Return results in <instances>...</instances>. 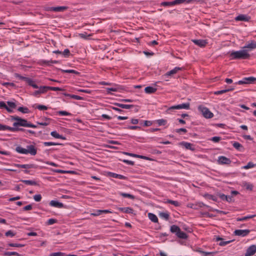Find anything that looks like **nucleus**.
Returning a JSON list of instances; mask_svg holds the SVG:
<instances>
[{"label":"nucleus","mask_w":256,"mask_h":256,"mask_svg":"<svg viewBox=\"0 0 256 256\" xmlns=\"http://www.w3.org/2000/svg\"><path fill=\"white\" fill-rule=\"evenodd\" d=\"M11 120H15L16 122L13 123V128L12 132H25L26 131L23 128H20L19 126L28 127V128H36L37 126L34 124L30 122H28L26 119L22 118L18 116H10Z\"/></svg>","instance_id":"nucleus-1"},{"label":"nucleus","mask_w":256,"mask_h":256,"mask_svg":"<svg viewBox=\"0 0 256 256\" xmlns=\"http://www.w3.org/2000/svg\"><path fill=\"white\" fill-rule=\"evenodd\" d=\"M230 56L233 60H245L250 57V54L248 52V50H242L238 51H232Z\"/></svg>","instance_id":"nucleus-2"},{"label":"nucleus","mask_w":256,"mask_h":256,"mask_svg":"<svg viewBox=\"0 0 256 256\" xmlns=\"http://www.w3.org/2000/svg\"><path fill=\"white\" fill-rule=\"evenodd\" d=\"M170 230L172 233H175L176 235L180 238L186 239L188 235L186 233L182 232L180 228L176 226L172 225L170 226Z\"/></svg>","instance_id":"nucleus-3"},{"label":"nucleus","mask_w":256,"mask_h":256,"mask_svg":"<svg viewBox=\"0 0 256 256\" xmlns=\"http://www.w3.org/2000/svg\"><path fill=\"white\" fill-rule=\"evenodd\" d=\"M198 110L205 118H210L214 116V114L206 107L200 105L198 106Z\"/></svg>","instance_id":"nucleus-4"},{"label":"nucleus","mask_w":256,"mask_h":256,"mask_svg":"<svg viewBox=\"0 0 256 256\" xmlns=\"http://www.w3.org/2000/svg\"><path fill=\"white\" fill-rule=\"evenodd\" d=\"M255 80H256V78L250 76L244 78L242 80H239L238 82H236V84H250L253 83Z\"/></svg>","instance_id":"nucleus-5"},{"label":"nucleus","mask_w":256,"mask_h":256,"mask_svg":"<svg viewBox=\"0 0 256 256\" xmlns=\"http://www.w3.org/2000/svg\"><path fill=\"white\" fill-rule=\"evenodd\" d=\"M250 232L249 230H236L234 231V234L235 236L244 237L248 235Z\"/></svg>","instance_id":"nucleus-6"},{"label":"nucleus","mask_w":256,"mask_h":256,"mask_svg":"<svg viewBox=\"0 0 256 256\" xmlns=\"http://www.w3.org/2000/svg\"><path fill=\"white\" fill-rule=\"evenodd\" d=\"M190 103H188V102L184 103V104H180L172 106L168 108V110H175V109H182V108L188 110L190 108Z\"/></svg>","instance_id":"nucleus-7"},{"label":"nucleus","mask_w":256,"mask_h":256,"mask_svg":"<svg viewBox=\"0 0 256 256\" xmlns=\"http://www.w3.org/2000/svg\"><path fill=\"white\" fill-rule=\"evenodd\" d=\"M256 252V246L253 244L247 248L246 252L244 254V256H253Z\"/></svg>","instance_id":"nucleus-8"},{"label":"nucleus","mask_w":256,"mask_h":256,"mask_svg":"<svg viewBox=\"0 0 256 256\" xmlns=\"http://www.w3.org/2000/svg\"><path fill=\"white\" fill-rule=\"evenodd\" d=\"M218 162L220 164H228L232 162L231 160L224 156H220L218 158Z\"/></svg>","instance_id":"nucleus-9"},{"label":"nucleus","mask_w":256,"mask_h":256,"mask_svg":"<svg viewBox=\"0 0 256 256\" xmlns=\"http://www.w3.org/2000/svg\"><path fill=\"white\" fill-rule=\"evenodd\" d=\"M192 41L196 45L203 48L204 47L208 44L206 40H192Z\"/></svg>","instance_id":"nucleus-10"},{"label":"nucleus","mask_w":256,"mask_h":256,"mask_svg":"<svg viewBox=\"0 0 256 256\" xmlns=\"http://www.w3.org/2000/svg\"><path fill=\"white\" fill-rule=\"evenodd\" d=\"M250 19V17L246 14H240L235 18L236 21L248 22Z\"/></svg>","instance_id":"nucleus-11"},{"label":"nucleus","mask_w":256,"mask_h":256,"mask_svg":"<svg viewBox=\"0 0 256 256\" xmlns=\"http://www.w3.org/2000/svg\"><path fill=\"white\" fill-rule=\"evenodd\" d=\"M28 154H30L32 156H35L37 152V150L34 145H29L26 146Z\"/></svg>","instance_id":"nucleus-12"},{"label":"nucleus","mask_w":256,"mask_h":256,"mask_svg":"<svg viewBox=\"0 0 256 256\" xmlns=\"http://www.w3.org/2000/svg\"><path fill=\"white\" fill-rule=\"evenodd\" d=\"M46 86H40L39 87L38 90H35L32 95L34 96H37L42 94H44L47 92V89L46 88H44V87H46Z\"/></svg>","instance_id":"nucleus-13"},{"label":"nucleus","mask_w":256,"mask_h":256,"mask_svg":"<svg viewBox=\"0 0 256 256\" xmlns=\"http://www.w3.org/2000/svg\"><path fill=\"white\" fill-rule=\"evenodd\" d=\"M123 153L126 155L131 156L132 157L140 158L146 160H150V158L146 156L138 155L137 154L130 153V152H124Z\"/></svg>","instance_id":"nucleus-14"},{"label":"nucleus","mask_w":256,"mask_h":256,"mask_svg":"<svg viewBox=\"0 0 256 256\" xmlns=\"http://www.w3.org/2000/svg\"><path fill=\"white\" fill-rule=\"evenodd\" d=\"M216 236V242H218V241H221L220 243H219V246H226V244H228L230 243L231 242H233L234 240H228V241H223V238H220V236Z\"/></svg>","instance_id":"nucleus-15"},{"label":"nucleus","mask_w":256,"mask_h":256,"mask_svg":"<svg viewBox=\"0 0 256 256\" xmlns=\"http://www.w3.org/2000/svg\"><path fill=\"white\" fill-rule=\"evenodd\" d=\"M50 205L52 206L58 208H62L65 207L64 204L58 201L54 200H51L50 202Z\"/></svg>","instance_id":"nucleus-16"},{"label":"nucleus","mask_w":256,"mask_h":256,"mask_svg":"<svg viewBox=\"0 0 256 256\" xmlns=\"http://www.w3.org/2000/svg\"><path fill=\"white\" fill-rule=\"evenodd\" d=\"M182 68L180 67H176L173 70L167 72L164 75V77H168V76H170L174 74H176L178 70H182Z\"/></svg>","instance_id":"nucleus-17"},{"label":"nucleus","mask_w":256,"mask_h":256,"mask_svg":"<svg viewBox=\"0 0 256 256\" xmlns=\"http://www.w3.org/2000/svg\"><path fill=\"white\" fill-rule=\"evenodd\" d=\"M108 174L110 176L114 178H117L122 179V180L127 179V178L123 175L116 174L112 172H109Z\"/></svg>","instance_id":"nucleus-18"},{"label":"nucleus","mask_w":256,"mask_h":256,"mask_svg":"<svg viewBox=\"0 0 256 256\" xmlns=\"http://www.w3.org/2000/svg\"><path fill=\"white\" fill-rule=\"evenodd\" d=\"M118 209L126 214H133L134 212V210L130 207L118 208Z\"/></svg>","instance_id":"nucleus-19"},{"label":"nucleus","mask_w":256,"mask_h":256,"mask_svg":"<svg viewBox=\"0 0 256 256\" xmlns=\"http://www.w3.org/2000/svg\"><path fill=\"white\" fill-rule=\"evenodd\" d=\"M250 48V50L254 49L256 48V42L254 40H251L250 42H248L244 48Z\"/></svg>","instance_id":"nucleus-20"},{"label":"nucleus","mask_w":256,"mask_h":256,"mask_svg":"<svg viewBox=\"0 0 256 256\" xmlns=\"http://www.w3.org/2000/svg\"><path fill=\"white\" fill-rule=\"evenodd\" d=\"M180 145L184 146L186 149L194 150L195 148H192V144L190 143L182 142L180 143Z\"/></svg>","instance_id":"nucleus-21"},{"label":"nucleus","mask_w":256,"mask_h":256,"mask_svg":"<svg viewBox=\"0 0 256 256\" xmlns=\"http://www.w3.org/2000/svg\"><path fill=\"white\" fill-rule=\"evenodd\" d=\"M68 9L67 6H57V7H51L50 10L54 12H62Z\"/></svg>","instance_id":"nucleus-22"},{"label":"nucleus","mask_w":256,"mask_h":256,"mask_svg":"<svg viewBox=\"0 0 256 256\" xmlns=\"http://www.w3.org/2000/svg\"><path fill=\"white\" fill-rule=\"evenodd\" d=\"M232 146L236 149L237 150H238L240 152L244 151V146L240 144L239 142H234L232 144Z\"/></svg>","instance_id":"nucleus-23"},{"label":"nucleus","mask_w":256,"mask_h":256,"mask_svg":"<svg viewBox=\"0 0 256 256\" xmlns=\"http://www.w3.org/2000/svg\"><path fill=\"white\" fill-rule=\"evenodd\" d=\"M114 104L116 106H118L120 108H125V109H129L130 108H132L134 106V105L132 104H122L120 103H114Z\"/></svg>","instance_id":"nucleus-24"},{"label":"nucleus","mask_w":256,"mask_h":256,"mask_svg":"<svg viewBox=\"0 0 256 256\" xmlns=\"http://www.w3.org/2000/svg\"><path fill=\"white\" fill-rule=\"evenodd\" d=\"M50 135L56 138H60L62 140H66V138L62 135L58 134L56 131H52L50 132Z\"/></svg>","instance_id":"nucleus-25"},{"label":"nucleus","mask_w":256,"mask_h":256,"mask_svg":"<svg viewBox=\"0 0 256 256\" xmlns=\"http://www.w3.org/2000/svg\"><path fill=\"white\" fill-rule=\"evenodd\" d=\"M0 108H4L6 109L8 112H12L13 110L12 109L8 108L6 104V103L4 102L0 101Z\"/></svg>","instance_id":"nucleus-26"},{"label":"nucleus","mask_w":256,"mask_h":256,"mask_svg":"<svg viewBox=\"0 0 256 256\" xmlns=\"http://www.w3.org/2000/svg\"><path fill=\"white\" fill-rule=\"evenodd\" d=\"M156 88L152 86H147L144 88V92L146 94H153L156 91Z\"/></svg>","instance_id":"nucleus-27"},{"label":"nucleus","mask_w":256,"mask_h":256,"mask_svg":"<svg viewBox=\"0 0 256 256\" xmlns=\"http://www.w3.org/2000/svg\"><path fill=\"white\" fill-rule=\"evenodd\" d=\"M148 217L152 222H158V218L156 214L150 212L148 214Z\"/></svg>","instance_id":"nucleus-28"},{"label":"nucleus","mask_w":256,"mask_h":256,"mask_svg":"<svg viewBox=\"0 0 256 256\" xmlns=\"http://www.w3.org/2000/svg\"><path fill=\"white\" fill-rule=\"evenodd\" d=\"M20 182L28 185L38 186V185L36 182L32 180H20Z\"/></svg>","instance_id":"nucleus-29"},{"label":"nucleus","mask_w":256,"mask_h":256,"mask_svg":"<svg viewBox=\"0 0 256 256\" xmlns=\"http://www.w3.org/2000/svg\"><path fill=\"white\" fill-rule=\"evenodd\" d=\"M16 150L18 152L20 153V154H28V152H27L26 149L24 148L21 147L20 146H18L16 148Z\"/></svg>","instance_id":"nucleus-30"},{"label":"nucleus","mask_w":256,"mask_h":256,"mask_svg":"<svg viewBox=\"0 0 256 256\" xmlns=\"http://www.w3.org/2000/svg\"><path fill=\"white\" fill-rule=\"evenodd\" d=\"M32 108H38L40 110H46L48 108L46 106L36 104L33 105Z\"/></svg>","instance_id":"nucleus-31"},{"label":"nucleus","mask_w":256,"mask_h":256,"mask_svg":"<svg viewBox=\"0 0 256 256\" xmlns=\"http://www.w3.org/2000/svg\"><path fill=\"white\" fill-rule=\"evenodd\" d=\"M43 119H44L46 121L44 122H37V124H39V125H40V126H46L50 124V118H46V117H44L43 118Z\"/></svg>","instance_id":"nucleus-32"},{"label":"nucleus","mask_w":256,"mask_h":256,"mask_svg":"<svg viewBox=\"0 0 256 256\" xmlns=\"http://www.w3.org/2000/svg\"><path fill=\"white\" fill-rule=\"evenodd\" d=\"M64 95L66 96H69L70 98H74V99H76V100H84V98L82 97H81L80 96H77V95H75V94H64Z\"/></svg>","instance_id":"nucleus-33"},{"label":"nucleus","mask_w":256,"mask_h":256,"mask_svg":"<svg viewBox=\"0 0 256 256\" xmlns=\"http://www.w3.org/2000/svg\"><path fill=\"white\" fill-rule=\"evenodd\" d=\"M120 195L122 196V197H124V198H130L132 200H134L135 198V196L132 194H126V193H124V192H120L119 193Z\"/></svg>","instance_id":"nucleus-34"},{"label":"nucleus","mask_w":256,"mask_h":256,"mask_svg":"<svg viewBox=\"0 0 256 256\" xmlns=\"http://www.w3.org/2000/svg\"><path fill=\"white\" fill-rule=\"evenodd\" d=\"M204 196L208 199L212 200L214 202H217L218 200V198L216 196L208 194H205Z\"/></svg>","instance_id":"nucleus-35"},{"label":"nucleus","mask_w":256,"mask_h":256,"mask_svg":"<svg viewBox=\"0 0 256 256\" xmlns=\"http://www.w3.org/2000/svg\"><path fill=\"white\" fill-rule=\"evenodd\" d=\"M256 216V214L250 215L242 217V218H236L237 221H244L248 219L253 218Z\"/></svg>","instance_id":"nucleus-36"},{"label":"nucleus","mask_w":256,"mask_h":256,"mask_svg":"<svg viewBox=\"0 0 256 256\" xmlns=\"http://www.w3.org/2000/svg\"><path fill=\"white\" fill-rule=\"evenodd\" d=\"M164 202L173 204L175 206H180V203L178 202L171 200H167L166 202Z\"/></svg>","instance_id":"nucleus-37"},{"label":"nucleus","mask_w":256,"mask_h":256,"mask_svg":"<svg viewBox=\"0 0 256 256\" xmlns=\"http://www.w3.org/2000/svg\"><path fill=\"white\" fill-rule=\"evenodd\" d=\"M44 88H46L47 89V91L48 90H52L54 91H62L64 90V89L58 87H53L49 86H46V87H44Z\"/></svg>","instance_id":"nucleus-38"},{"label":"nucleus","mask_w":256,"mask_h":256,"mask_svg":"<svg viewBox=\"0 0 256 256\" xmlns=\"http://www.w3.org/2000/svg\"><path fill=\"white\" fill-rule=\"evenodd\" d=\"M4 256H21L18 253L16 252H4Z\"/></svg>","instance_id":"nucleus-39"},{"label":"nucleus","mask_w":256,"mask_h":256,"mask_svg":"<svg viewBox=\"0 0 256 256\" xmlns=\"http://www.w3.org/2000/svg\"><path fill=\"white\" fill-rule=\"evenodd\" d=\"M18 110L23 114H28L30 112L28 108L26 107L20 106L18 108Z\"/></svg>","instance_id":"nucleus-40"},{"label":"nucleus","mask_w":256,"mask_h":256,"mask_svg":"<svg viewBox=\"0 0 256 256\" xmlns=\"http://www.w3.org/2000/svg\"><path fill=\"white\" fill-rule=\"evenodd\" d=\"M161 218H164L166 220H168L169 219L170 215L168 213L166 212H160L159 214Z\"/></svg>","instance_id":"nucleus-41"},{"label":"nucleus","mask_w":256,"mask_h":256,"mask_svg":"<svg viewBox=\"0 0 256 256\" xmlns=\"http://www.w3.org/2000/svg\"><path fill=\"white\" fill-rule=\"evenodd\" d=\"M61 71L62 72H65V73H72V74H80V72L75 70H61Z\"/></svg>","instance_id":"nucleus-42"},{"label":"nucleus","mask_w":256,"mask_h":256,"mask_svg":"<svg viewBox=\"0 0 256 256\" xmlns=\"http://www.w3.org/2000/svg\"><path fill=\"white\" fill-rule=\"evenodd\" d=\"M9 246L11 247H17V248H22L25 246L24 244H20L17 243H9L8 244Z\"/></svg>","instance_id":"nucleus-43"},{"label":"nucleus","mask_w":256,"mask_h":256,"mask_svg":"<svg viewBox=\"0 0 256 256\" xmlns=\"http://www.w3.org/2000/svg\"><path fill=\"white\" fill-rule=\"evenodd\" d=\"M160 5L164 6H174V2H164L160 4Z\"/></svg>","instance_id":"nucleus-44"},{"label":"nucleus","mask_w":256,"mask_h":256,"mask_svg":"<svg viewBox=\"0 0 256 256\" xmlns=\"http://www.w3.org/2000/svg\"><path fill=\"white\" fill-rule=\"evenodd\" d=\"M158 126H164L166 124V120L164 119H160L156 120Z\"/></svg>","instance_id":"nucleus-45"},{"label":"nucleus","mask_w":256,"mask_h":256,"mask_svg":"<svg viewBox=\"0 0 256 256\" xmlns=\"http://www.w3.org/2000/svg\"><path fill=\"white\" fill-rule=\"evenodd\" d=\"M44 146H56V145H62V144L56 143L54 142H44L43 143Z\"/></svg>","instance_id":"nucleus-46"},{"label":"nucleus","mask_w":256,"mask_h":256,"mask_svg":"<svg viewBox=\"0 0 256 256\" xmlns=\"http://www.w3.org/2000/svg\"><path fill=\"white\" fill-rule=\"evenodd\" d=\"M256 166V164H253L252 162H249L246 165L243 166L244 169H248L250 168H254Z\"/></svg>","instance_id":"nucleus-47"},{"label":"nucleus","mask_w":256,"mask_h":256,"mask_svg":"<svg viewBox=\"0 0 256 256\" xmlns=\"http://www.w3.org/2000/svg\"><path fill=\"white\" fill-rule=\"evenodd\" d=\"M42 62L43 64H45L46 65H50L52 64H57L58 63V61L56 60H50V61H46V60H42Z\"/></svg>","instance_id":"nucleus-48"},{"label":"nucleus","mask_w":256,"mask_h":256,"mask_svg":"<svg viewBox=\"0 0 256 256\" xmlns=\"http://www.w3.org/2000/svg\"><path fill=\"white\" fill-rule=\"evenodd\" d=\"M28 85H30V86H32V87H33L34 88H39V86L37 84H34V82L32 79H30L29 80V82H28Z\"/></svg>","instance_id":"nucleus-49"},{"label":"nucleus","mask_w":256,"mask_h":256,"mask_svg":"<svg viewBox=\"0 0 256 256\" xmlns=\"http://www.w3.org/2000/svg\"><path fill=\"white\" fill-rule=\"evenodd\" d=\"M9 130L10 131L12 132L14 130L13 127H10L6 125L2 124V130Z\"/></svg>","instance_id":"nucleus-50"},{"label":"nucleus","mask_w":256,"mask_h":256,"mask_svg":"<svg viewBox=\"0 0 256 256\" xmlns=\"http://www.w3.org/2000/svg\"><path fill=\"white\" fill-rule=\"evenodd\" d=\"M244 186L246 187V190H252L253 188V185L251 184L248 182H245L244 184Z\"/></svg>","instance_id":"nucleus-51"},{"label":"nucleus","mask_w":256,"mask_h":256,"mask_svg":"<svg viewBox=\"0 0 256 256\" xmlns=\"http://www.w3.org/2000/svg\"><path fill=\"white\" fill-rule=\"evenodd\" d=\"M8 105V108H15L16 106V104L12 102H7Z\"/></svg>","instance_id":"nucleus-52"},{"label":"nucleus","mask_w":256,"mask_h":256,"mask_svg":"<svg viewBox=\"0 0 256 256\" xmlns=\"http://www.w3.org/2000/svg\"><path fill=\"white\" fill-rule=\"evenodd\" d=\"M16 235V233L10 230L6 232L5 233V236H10L11 237H13Z\"/></svg>","instance_id":"nucleus-53"},{"label":"nucleus","mask_w":256,"mask_h":256,"mask_svg":"<svg viewBox=\"0 0 256 256\" xmlns=\"http://www.w3.org/2000/svg\"><path fill=\"white\" fill-rule=\"evenodd\" d=\"M65 255L64 253L61 252H57L52 253L50 256H64Z\"/></svg>","instance_id":"nucleus-54"},{"label":"nucleus","mask_w":256,"mask_h":256,"mask_svg":"<svg viewBox=\"0 0 256 256\" xmlns=\"http://www.w3.org/2000/svg\"><path fill=\"white\" fill-rule=\"evenodd\" d=\"M34 199L36 202H40L42 200V196L40 194H36L34 196Z\"/></svg>","instance_id":"nucleus-55"},{"label":"nucleus","mask_w":256,"mask_h":256,"mask_svg":"<svg viewBox=\"0 0 256 256\" xmlns=\"http://www.w3.org/2000/svg\"><path fill=\"white\" fill-rule=\"evenodd\" d=\"M102 214V210H96L94 212L90 214L93 216H98Z\"/></svg>","instance_id":"nucleus-56"},{"label":"nucleus","mask_w":256,"mask_h":256,"mask_svg":"<svg viewBox=\"0 0 256 256\" xmlns=\"http://www.w3.org/2000/svg\"><path fill=\"white\" fill-rule=\"evenodd\" d=\"M18 78H19L21 80H24L25 82H26L27 83H28V82H29V80H30V78H27V77H24V76H20V75H18L17 76Z\"/></svg>","instance_id":"nucleus-57"},{"label":"nucleus","mask_w":256,"mask_h":256,"mask_svg":"<svg viewBox=\"0 0 256 256\" xmlns=\"http://www.w3.org/2000/svg\"><path fill=\"white\" fill-rule=\"evenodd\" d=\"M58 114L61 116H70L71 115L70 113L66 111H62V110L58 112Z\"/></svg>","instance_id":"nucleus-58"},{"label":"nucleus","mask_w":256,"mask_h":256,"mask_svg":"<svg viewBox=\"0 0 256 256\" xmlns=\"http://www.w3.org/2000/svg\"><path fill=\"white\" fill-rule=\"evenodd\" d=\"M221 138L220 136H214L211 138L210 140L214 142H218L220 140Z\"/></svg>","instance_id":"nucleus-59"},{"label":"nucleus","mask_w":256,"mask_h":256,"mask_svg":"<svg viewBox=\"0 0 256 256\" xmlns=\"http://www.w3.org/2000/svg\"><path fill=\"white\" fill-rule=\"evenodd\" d=\"M57 222V220L56 219L50 218L47 222V224L48 225H51Z\"/></svg>","instance_id":"nucleus-60"},{"label":"nucleus","mask_w":256,"mask_h":256,"mask_svg":"<svg viewBox=\"0 0 256 256\" xmlns=\"http://www.w3.org/2000/svg\"><path fill=\"white\" fill-rule=\"evenodd\" d=\"M217 196H219V197L223 200H226V195H225L224 194L218 192Z\"/></svg>","instance_id":"nucleus-61"},{"label":"nucleus","mask_w":256,"mask_h":256,"mask_svg":"<svg viewBox=\"0 0 256 256\" xmlns=\"http://www.w3.org/2000/svg\"><path fill=\"white\" fill-rule=\"evenodd\" d=\"M62 54L64 56V57H68L70 54V52L68 49H65Z\"/></svg>","instance_id":"nucleus-62"},{"label":"nucleus","mask_w":256,"mask_h":256,"mask_svg":"<svg viewBox=\"0 0 256 256\" xmlns=\"http://www.w3.org/2000/svg\"><path fill=\"white\" fill-rule=\"evenodd\" d=\"M226 92V89L223 90H218V91H216L214 92V94L216 95H218V94H224Z\"/></svg>","instance_id":"nucleus-63"},{"label":"nucleus","mask_w":256,"mask_h":256,"mask_svg":"<svg viewBox=\"0 0 256 256\" xmlns=\"http://www.w3.org/2000/svg\"><path fill=\"white\" fill-rule=\"evenodd\" d=\"M128 130H140L141 128L139 126H128L126 128Z\"/></svg>","instance_id":"nucleus-64"}]
</instances>
